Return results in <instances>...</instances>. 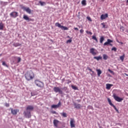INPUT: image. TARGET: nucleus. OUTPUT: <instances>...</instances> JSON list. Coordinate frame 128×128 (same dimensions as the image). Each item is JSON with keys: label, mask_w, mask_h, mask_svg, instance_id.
<instances>
[{"label": "nucleus", "mask_w": 128, "mask_h": 128, "mask_svg": "<svg viewBox=\"0 0 128 128\" xmlns=\"http://www.w3.org/2000/svg\"><path fill=\"white\" fill-rule=\"evenodd\" d=\"M61 106V102H59L58 104H52L51 106L52 108H58Z\"/></svg>", "instance_id": "12"}, {"label": "nucleus", "mask_w": 128, "mask_h": 128, "mask_svg": "<svg viewBox=\"0 0 128 128\" xmlns=\"http://www.w3.org/2000/svg\"><path fill=\"white\" fill-rule=\"evenodd\" d=\"M64 80H65L64 78H63V79L62 80V83H63Z\"/></svg>", "instance_id": "52"}, {"label": "nucleus", "mask_w": 128, "mask_h": 128, "mask_svg": "<svg viewBox=\"0 0 128 128\" xmlns=\"http://www.w3.org/2000/svg\"><path fill=\"white\" fill-rule=\"evenodd\" d=\"M60 122L58 120L54 119L53 121V124L54 126L56 128H58Z\"/></svg>", "instance_id": "11"}, {"label": "nucleus", "mask_w": 128, "mask_h": 128, "mask_svg": "<svg viewBox=\"0 0 128 128\" xmlns=\"http://www.w3.org/2000/svg\"><path fill=\"white\" fill-rule=\"evenodd\" d=\"M86 32H88V31H86Z\"/></svg>", "instance_id": "59"}, {"label": "nucleus", "mask_w": 128, "mask_h": 128, "mask_svg": "<svg viewBox=\"0 0 128 128\" xmlns=\"http://www.w3.org/2000/svg\"><path fill=\"white\" fill-rule=\"evenodd\" d=\"M55 26L58 28H59L62 30H68V28L64 26H62L61 24L59 22H56L55 24Z\"/></svg>", "instance_id": "3"}, {"label": "nucleus", "mask_w": 128, "mask_h": 128, "mask_svg": "<svg viewBox=\"0 0 128 128\" xmlns=\"http://www.w3.org/2000/svg\"><path fill=\"white\" fill-rule=\"evenodd\" d=\"M88 70L89 71H90V72H92V73H94V71H93V70H92V69H91L90 68H88Z\"/></svg>", "instance_id": "40"}, {"label": "nucleus", "mask_w": 128, "mask_h": 128, "mask_svg": "<svg viewBox=\"0 0 128 128\" xmlns=\"http://www.w3.org/2000/svg\"><path fill=\"white\" fill-rule=\"evenodd\" d=\"M126 3H128V0H126Z\"/></svg>", "instance_id": "55"}, {"label": "nucleus", "mask_w": 128, "mask_h": 128, "mask_svg": "<svg viewBox=\"0 0 128 128\" xmlns=\"http://www.w3.org/2000/svg\"><path fill=\"white\" fill-rule=\"evenodd\" d=\"M90 52L94 56H96V49L94 48H91L90 50Z\"/></svg>", "instance_id": "14"}, {"label": "nucleus", "mask_w": 128, "mask_h": 128, "mask_svg": "<svg viewBox=\"0 0 128 128\" xmlns=\"http://www.w3.org/2000/svg\"><path fill=\"white\" fill-rule=\"evenodd\" d=\"M126 76H128V75L126 74Z\"/></svg>", "instance_id": "56"}, {"label": "nucleus", "mask_w": 128, "mask_h": 128, "mask_svg": "<svg viewBox=\"0 0 128 128\" xmlns=\"http://www.w3.org/2000/svg\"><path fill=\"white\" fill-rule=\"evenodd\" d=\"M108 58V55L104 54H103V59L105 60H107Z\"/></svg>", "instance_id": "23"}, {"label": "nucleus", "mask_w": 128, "mask_h": 128, "mask_svg": "<svg viewBox=\"0 0 128 128\" xmlns=\"http://www.w3.org/2000/svg\"><path fill=\"white\" fill-rule=\"evenodd\" d=\"M110 42H112V40L110 39H108L107 42L104 43V46H108V44H110L111 46H112V44H110Z\"/></svg>", "instance_id": "16"}, {"label": "nucleus", "mask_w": 128, "mask_h": 128, "mask_svg": "<svg viewBox=\"0 0 128 128\" xmlns=\"http://www.w3.org/2000/svg\"><path fill=\"white\" fill-rule=\"evenodd\" d=\"M74 123H75V121L74 119H71L70 122V124L72 128L76 127Z\"/></svg>", "instance_id": "17"}, {"label": "nucleus", "mask_w": 128, "mask_h": 128, "mask_svg": "<svg viewBox=\"0 0 128 128\" xmlns=\"http://www.w3.org/2000/svg\"><path fill=\"white\" fill-rule=\"evenodd\" d=\"M113 98L116 101L119 102H122V101L124 100V98L118 96H116V94H113Z\"/></svg>", "instance_id": "6"}, {"label": "nucleus", "mask_w": 128, "mask_h": 128, "mask_svg": "<svg viewBox=\"0 0 128 128\" xmlns=\"http://www.w3.org/2000/svg\"><path fill=\"white\" fill-rule=\"evenodd\" d=\"M92 40H96V42H98V38H96V37L94 36H92Z\"/></svg>", "instance_id": "34"}, {"label": "nucleus", "mask_w": 128, "mask_h": 128, "mask_svg": "<svg viewBox=\"0 0 128 128\" xmlns=\"http://www.w3.org/2000/svg\"><path fill=\"white\" fill-rule=\"evenodd\" d=\"M77 102H81V100H77Z\"/></svg>", "instance_id": "51"}, {"label": "nucleus", "mask_w": 128, "mask_h": 128, "mask_svg": "<svg viewBox=\"0 0 128 128\" xmlns=\"http://www.w3.org/2000/svg\"><path fill=\"white\" fill-rule=\"evenodd\" d=\"M86 18H87V20H90V22H92V20L90 17L88 16V17Z\"/></svg>", "instance_id": "39"}, {"label": "nucleus", "mask_w": 128, "mask_h": 128, "mask_svg": "<svg viewBox=\"0 0 128 128\" xmlns=\"http://www.w3.org/2000/svg\"><path fill=\"white\" fill-rule=\"evenodd\" d=\"M23 114L26 118H32V114L30 111L24 110L23 112Z\"/></svg>", "instance_id": "4"}, {"label": "nucleus", "mask_w": 128, "mask_h": 128, "mask_svg": "<svg viewBox=\"0 0 128 128\" xmlns=\"http://www.w3.org/2000/svg\"><path fill=\"white\" fill-rule=\"evenodd\" d=\"M108 72H109L111 74H114V71L110 70V69H108Z\"/></svg>", "instance_id": "38"}, {"label": "nucleus", "mask_w": 128, "mask_h": 128, "mask_svg": "<svg viewBox=\"0 0 128 128\" xmlns=\"http://www.w3.org/2000/svg\"><path fill=\"white\" fill-rule=\"evenodd\" d=\"M89 34H92V32H89Z\"/></svg>", "instance_id": "53"}, {"label": "nucleus", "mask_w": 128, "mask_h": 128, "mask_svg": "<svg viewBox=\"0 0 128 128\" xmlns=\"http://www.w3.org/2000/svg\"><path fill=\"white\" fill-rule=\"evenodd\" d=\"M108 17V14H102L100 16V20H106V18Z\"/></svg>", "instance_id": "18"}, {"label": "nucleus", "mask_w": 128, "mask_h": 128, "mask_svg": "<svg viewBox=\"0 0 128 128\" xmlns=\"http://www.w3.org/2000/svg\"><path fill=\"white\" fill-rule=\"evenodd\" d=\"M23 18H24V20H26L28 22H34V19L29 18L28 16L26 14H24L23 16Z\"/></svg>", "instance_id": "10"}, {"label": "nucleus", "mask_w": 128, "mask_h": 128, "mask_svg": "<svg viewBox=\"0 0 128 128\" xmlns=\"http://www.w3.org/2000/svg\"><path fill=\"white\" fill-rule=\"evenodd\" d=\"M104 40V36H102L100 38V44H102V42Z\"/></svg>", "instance_id": "28"}, {"label": "nucleus", "mask_w": 128, "mask_h": 128, "mask_svg": "<svg viewBox=\"0 0 128 128\" xmlns=\"http://www.w3.org/2000/svg\"><path fill=\"white\" fill-rule=\"evenodd\" d=\"M2 56V54H0V57Z\"/></svg>", "instance_id": "54"}, {"label": "nucleus", "mask_w": 128, "mask_h": 128, "mask_svg": "<svg viewBox=\"0 0 128 128\" xmlns=\"http://www.w3.org/2000/svg\"><path fill=\"white\" fill-rule=\"evenodd\" d=\"M18 112H19L18 110H17V109L13 110L12 108L11 109V113L13 115H16L18 114Z\"/></svg>", "instance_id": "15"}, {"label": "nucleus", "mask_w": 128, "mask_h": 128, "mask_svg": "<svg viewBox=\"0 0 128 128\" xmlns=\"http://www.w3.org/2000/svg\"><path fill=\"white\" fill-rule=\"evenodd\" d=\"M82 4L83 6H86V0H82Z\"/></svg>", "instance_id": "27"}, {"label": "nucleus", "mask_w": 128, "mask_h": 128, "mask_svg": "<svg viewBox=\"0 0 128 128\" xmlns=\"http://www.w3.org/2000/svg\"><path fill=\"white\" fill-rule=\"evenodd\" d=\"M100 128H102V127H100Z\"/></svg>", "instance_id": "57"}, {"label": "nucleus", "mask_w": 128, "mask_h": 128, "mask_svg": "<svg viewBox=\"0 0 128 128\" xmlns=\"http://www.w3.org/2000/svg\"><path fill=\"white\" fill-rule=\"evenodd\" d=\"M2 65L3 66H4L6 67V68H8V66L6 64L5 62H2Z\"/></svg>", "instance_id": "32"}, {"label": "nucleus", "mask_w": 128, "mask_h": 128, "mask_svg": "<svg viewBox=\"0 0 128 128\" xmlns=\"http://www.w3.org/2000/svg\"><path fill=\"white\" fill-rule=\"evenodd\" d=\"M36 94H34V93L33 92H31V96H35Z\"/></svg>", "instance_id": "44"}, {"label": "nucleus", "mask_w": 128, "mask_h": 128, "mask_svg": "<svg viewBox=\"0 0 128 128\" xmlns=\"http://www.w3.org/2000/svg\"><path fill=\"white\" fill-rule=\"evenodd\" d=\"M25 78L27 81H30L32 80L34 78V74L32 72V70H29L25 74H24Z\"/></svg>", "instance_id": "1"}, {"label": "nucleus", "mask_w": 128, "mask_h": 128, "mask_svg": "<svg viewBox=\"0 0 128 128\" xmlns=\"http://www.w3.org/2000/svg\"><path fill=\"white\" fill-rule=\"evenodd\" d=\"M102 28H106V24H104V23H102Z\"/></svg>", "instance_id": "41"}, {"label": "nucleus", "mask_w": 128, "mask_h": 128, "mask_svg": "<svg viewBox=\"0 0 128 128\" xmlns=\"http://www.w3.org/2000/svg\"><path fill=\"white\" fill-rule=\"evenodd\" d=\"M63 90H68V87H66V86L64 87V88H63Z\"/></svg>", "instance_id": "43"}, {"label": "nucleus", "mask_w": 128, "mask_h": 128, "mask_svg": "<svg viewBox=\"0 0 128 128\" xmlns=\"http://www.w3.org/2000/svg\"><path fill=\"white\" fill-rule=\"evenodd\" d=\"M97 74H98V77L100 76V74H102V70L100 69L96 70Z\"/></svg>", "instance_id": "22"}, {"label": "nucleus", "mask_w": 128, "mask_h": 128, "mask_svg": "<svg viewBox=\"0 0 128 128\" xmlns=\"http://www.w3.org/2000/svg\"><path fill=\"white\" fill-rule=\"evenodd\" d=\"M6 107H9L10 106V104H6Z\"/></svg>", "instance_id": "45"}, {"label": "nucleus", "mask_w": 128, "mask_h": 128, "mask_svg": "<svg viewBox=\"0 0 128 128\" xmlns=\"http://www.w3.org/2000/svg\"><path fill=\"white\" fill-rule=\"evenodd\" d=\"M72 88L74 90H78V88L77 86H74L73 85L72 86Z\"/></svg>", "instance_id": "33"}, {"label": "nucleus", "mask_w": 128, "mask_h": 128, "mask_svg": "<svg viewBox=\"0 0 128 128\" xmlns=\"http://www.w3.org/2000/svg\"><path fill=\"white\" fill-rule=\"evenodd\" d=\"M34 82L36 86L40 88H44V83L38 80H36Z\"/></svg>", "instance_id": "2"}, {"label": "nucleus", "mask_w": 128, "mask_h": 128, "mask_svg": "<svg viewBox=\"0 0 128 128\" xmlns=\"http://www.w3.org/2000/svg\"><path fill=\"white\" fill-rule=\"evenodd\" d=\"M108 101L109 103V104L112 106L116 110V111L118 113V108H116V106L114 105L113 104L112 102V100H110V98H108Z\"/></svg>", "instance_id": "7"}, {"label": "nucleus", "mask_w": 128, "mask_h": 128, "mask_svg": "<svg viewBox=\"0 0 128 128\" xmlns=\"http://www.w3.org/2000/svg\"><path fill=\"white\" fill-rule=\"evenodd\" d=\"M114 86L112 84H106V89L110 90L112 86Z\"/></svg>", "instance_id": "20"}, {"label": "nucleus", "mask_w": 128, "mask_h": 128, "mask_svg": "<svg viewBox=\"0 0 128 128\" xmlns=\"http://www.w3.org/2000/svg\"><path fill=\"white\" fill-rule=\"evenodd\" d=\"M53 90L56 93L58 92L60 94H63V91L58 86H54Z\"/></svg>", "instance_id": "5"}, {"label": "nucleus", "mask_w": 128, "mask_h": 128, "mask_svg": "<svg viewBox=\"0 0 128 128\" xmlns=\"http://www.w3.org/2000/svg\"><path fill=\"white\" fill-rule=\"evenodd\" d=\"M4 24L2 22H1L0 23V30H4Z\"/></svg>", "instance_id": "24"}, {"label": "nucleus", "mask_w": 128, "mask_h": 128, "mask_svg": "<svg viewBox=\"0 0 128 128\" xmlns=\"http://www.w3.org/2000/svg\"><path fill=\"white\" fill-rule=\"evenodd\" d=\"M66 38H70V39L72 38H70V36H66Z\"/></svg>", "instance_id": "49"}, {"label": "nucleus", "mask_w": 128, "mask_h": 128, "mask_svg": "<svg viewBox=\"0 0 128 128\" xmlns=\"http://www.w3.org/2000/svg\"><path fill=\"white\" fill-rule=\"evenodd\" d=\"M74 108L76 109H80L82 106L80 104L74 103Z\"/></svg>", "instance_id": "19"}, {"label": "nucleus", "mask_w": 128, "mask_h": 128, "mask_svg": "<svg viewBox=\"0 0 128 128\" xmlns=\"http://www.w3.org/2000/svg\"><path fill=\"white\" fill-rule=\"evenodd\" d=\"M89 108H90L91 109V110H94V108H93L92 106H89Z\"/></svg>", "instance_id": "47"}, {"label": "nucleus", "mask_w": 128, "mask_h": 128, "mask_svg": "<svg viewBox=\"0 0 128 128\" xmlns=\"http://www.w3.org/2000/svg\"><path fill=\"white\" fill-rule=\"evenodd\" d=\"M122 44V42H121Z\"/></svg>", "instance_id": "58"}, {"label": "nucleus", "mask_w": 128, "mask_h": 128, "mask_svg": "<svg viewBox=\"0 0 128 128\" xmlns=\"http://www.w3.org/2000/svg\"><path fill=\"white\" fill-rule=\"evenodd\" d=\"M13 46L16 48L17 46H21V44L20 43H14Z\"/></svg>", "instance_id": "26"}, {"label": "nucleus", "mask_w": 128, "mask_h": 128, "mask_svg": "<svg viewBox=\"0 0 128 128\" xmlns=\"http://www.w3.org/2000/svg\"><path fill=\"white\" fill-rule=\"evenodd\" d=\"M52 114H56V111H52Z\"/></svg>", "instance_id": "46"}, {"label": "nucleus", "mask_w": 128, "mask_h": 128, "mask_svg": "<svg viewBox=\"0 0 128 128\" xmlns=\"http://www.w3.org/2000/svg\"><path fill=\"white\" fill-rule=\"evenodd\" d=\"M22 8L24 10L26 11L28 14H32V10L30 8H26L25 6L22 7Z\"/></svg>", "instance_id": "13"}, {"label": "nucleus", "mask_w": 128, "mask_h": 128, "mask_svg": "<svg viewBox=\"0 0 128 128\" xmlns=\"http://www.w3.org/2000/svg\"><path fill=\"white\" fill-rule=\"evenodd\" d=\"M39 3L42 6H43L46 4V2H44L40 1Z\"/></svg>", "instance_id": "30"}, {"label": "nucleus", "mask_w": 128, "mask_h": 128, "mask_svg": "<svg viewBox=\"0 0 128 128\" xmlns=\"http://www.w3.org/2000/svg\"><path fill=\"white\" fill-rule=\"evenodd\" d=\"M74 30H78V28H74Z\"/></svg>", "instance_id": "48"}, {"label": "nucleus", "mask_w": 128, "mask_h": 128, "mask_svg": "<svg viewBox=\"0 0 128 128\" xmlns=\"http://www.w3.org/2000/svg\"><path fill=\"white\" fill-rule=\"evenodd\" d=\"M22 60V58L20 57L18 58V63H20Z\"/></svg>", "instance_id": "36"}, {"label": "nucleus", "mask_w": 128, "mask_h": 128, "mask_svg": "<svg viewBox=\"0 0 128 128\" xmlns=\"http://www.w3.org/2000/svg\"><path fill=\"white\" fill-rule=\"evenodd\" d=\"M84 30H80V32H84Z\"/></svg>", "instance_id": "50"}, {"label": "nucleus", "mask_w": 128, "mask_h": 128, "mask_svg": "<svg viewBox=\"0 0 128 128\" xmlns=\"http://www.w3.org/2000/svg\"><path fill=\"white\" fill-rule=\"evenodd\" d=\"M18 12H12L10 13V18H16L17 16H18Z\"/></svg>", "instance_id": "8"}, {"label": "nucleus", "mask_w": 128, "mask_h": 128, "mask_svg": "<svg viewBox=\"0 0 128 128\" xmlns=\"http://www.w3.org/2000/svg\"><path fill=\"white\" fill-rule=\"evenodd\" d=\"M94 60H96L97 61H98L100 60H102V56H94Z\"/></svg>", "instance_id": "21"}, {"label": "nucleus", "mask_w": 128, "mask_h": 128, "mask_svg": "<svg viewBox=\"0 0 128 128\" xmlns=\"http://www.w3.org/2000/svg\"><path fill=\"white\" fill-rule=\"evenodd\" d=\"M120 32H124V26L120 27Z\"/></svg>", "instance_id": "35"}, {"label": "nucleus", "mask_w": 128, "mask_h": 128, "mask_svg": "<svg viewBox=\"0 0 128 128\" xmlns=\"http://www.w3.org/2000/svg\"><path fill=\"white\" fill-rule=\"evenodd\" d=\"M72 38H70V39H69L68 40H67L66 42V44H71V42H72Z\"/></svg>", "instance_id": "25"}, {"label": "nucleus", "mask_w": 128, "mask_h": 128, "mask_svg": "<svg viewBox=\"0 0 128 128\" xmlns=\"http://www.w3.org/2000/svg\"><path fill=\"white\" fill-rule=\"evenodd\" d=\"M120 60L122 62H124V55L120 56Z\"/></svg>", "instance_id": "31"}, {"label": "nucleus", "mask_w": 128, "mask_h": 128, "mask_svg": "<svg viewBox=\"0 0 128 128\" xmlns=\"http://www.w3.org/2000/svg\"><path fill=\"white\" fill-rule=\"evenodd\" d=\"M60 114L64 118H67V114L65 112L60 113Z\"/></svg>", "instance_id": "29"}, {"label": "nucleus", "mask_w": 128, "mask_h": 128, "mask_svg": "<svg viewBox=\"0 0 128 128\" xmlns=\"http://www.w3.org/2000/svg\"><path fill=\"white\" fill-rule=\"evenodd\" d=\"M112 50L116 52V47H113L112 48Z\"/></svg>", "instance_id": "37"}, {"label": "nucleus", "mask_w": 128, "mask_h": 128, "mask_svg": "<svg viewBox=\"0 0 128 128\" xmlns=\"http://www.w3.org/2000/svg\"><path fill=\"white\" fill-rule=\"evenodd\" d=\"M34 109V106L32 105H28L26 107V110L28 112H32Z\"/></svg>", "instance_id": "9"}, {"label": "nucleus", "mask_w": 128, "mask_h": 128, "mask_svg": "<svg viewBox=\"0 0 128 128\" xmlns=\"http://www.w3.org/2000/svg\"><path fill=\"white\" fill-rule=\"evenodd\" d=\"M72 83V81L71 80H68V82H67V84H70Z\"/></svg>", "instance_id": "42"}]
</instances>
